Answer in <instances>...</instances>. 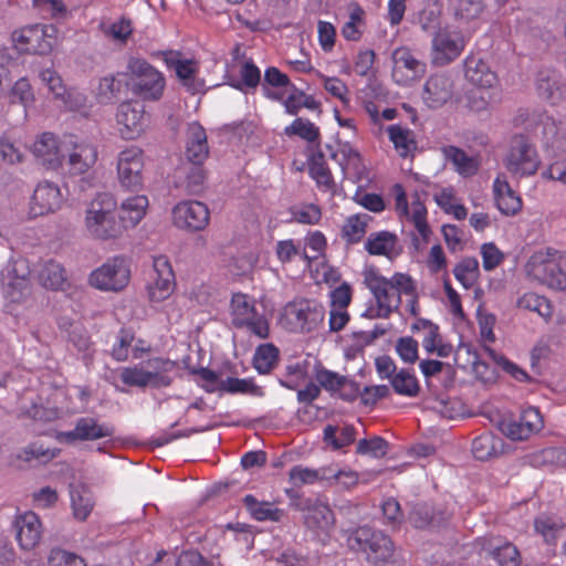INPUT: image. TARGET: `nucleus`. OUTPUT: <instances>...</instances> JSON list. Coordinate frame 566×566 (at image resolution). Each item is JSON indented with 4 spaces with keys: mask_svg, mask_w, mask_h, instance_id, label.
Masks as SVG:
<instances>
[{
    "mask_svg": "<svg viewBox=\"0 0 566 566\" xmlns=\"http://www.w3.org/2000/svg\"><path fill=\"white\" fill-rule=\"evenodd\" d=\"M30 274L25 259H17L6 265L1 272V286L9 302L20 303L31 294Z\"/></svg>",
    "mask_w": 566,
    "mask_h": 566,
    "instance_id": "12",
    "label": "nucleus"
},
{
    "mask_svg": "<svg viewBox=\"0 0 566 566\" xmlns=\"http://www.w3.org/2000/svg\"><path fill=\"white\" fill-rule=\"evenodd\" d=\"M455 280L465 289L470 290L476 283L480 269L475 258L462 259L453 269Z\"/></svg>",
    "mask_w": 566,
    "mask_h": 566,
    "instance_id": "49",
    "label": "nucleus"
},
{
    "mask_svg": "<svg viewBox=\"0 0 566 566\" xmlns=\"http://www.w3.org/2000/svg\"><path fill=\"white\" fill-rule=\"evenodd\" d=\"M536 90L539 97L553 105L562 98V87L554 73L545 76L541 74L536 82Z\"/></svg>",
    "mask_w": 566,
    "mask_h": 566,
    "instance_id": "56",
    "label": "nucleus"
},
{
    "mask_svg": "<svg viewBox=\"0 0 566 566\" xmlns=\"http://www.w3.org/2000/svg\"><path fill=\"white\" fill-rule=\"evenodd\" d=\"M534 528L539 534L546 544L555 545L558 536L565 528V523L562 518L539 515L534 521Z\"/></svg>",
    "mask_w": 566,
    "mask_h": 566,
    "instance_id": "45",
    "label": "nucleus"
},
{
    "mask_svg": "<svg viewBox=\"0 0 566 566\" xmlns=\"http://www.w3.org/2000/svg\"><path fill=\"white\" fill-rule=\"evenodd\" d=\"M325 315L326 310L321 302L300 297L285 304L280 322L289 332L310 334L323 326Z\"/></svg>",
    "mask_w": 566,
    "mask_h": 566,
    "instance_id": "7",
    "label": "nucleus"
},
{
    "mask_svg": "<svg viewBox=\"0 0 566 566\" xmlns=\"http://www.w3.org/2000/svg\"><path fill=\"white\" fill-rule=\"evenodd\" d=\"M415 282L411 275L402 272H395L386 277L375 268L365 271L364 284L371 293L374 302L363 316L370 319L389 318L400 307L402 296L413 294Z\"/></svg>",
    "mask_w": 566,
    "mask_h": 566,
    "instance_id": "1",
    "label": "nucleus"
},
{
    "mask_svg": "<svg viewBox=\"0 0 566 566\" xmlns=\"http://www.w3.org/2000/svg\"><path fill=\"white\" fill-rule=\"evenodd\" d=\"M145 154L137 146L123 149L117 157V178L122 188L139 191L144 186Z\"/></svg>",
    "mask_w": 566,
    "mask_h": 566,
    "instance_id": "13",
    "label": "nucleus"
},
{
    "mask_svg": "<svg viewBox=\"0 0 566 566\" xmlns=\"http://www.w3.org/2000/svg\"><path fill=\"white\" fill-rule=\"evenodd\" d=\"M63 203V196L60 187L48 180L39 182L33 191L30 201V214L40 217L55 212Z\"/></svg>",
    "mask_w": 566,
    "mask_h": 566,
    "instance_id": "23",
    "label": "nucleus"
},
{
    "mask_svg": "<svg viewBox=\"0 0 566 566\" xmlns=\"http://www.w3.org/2000/svg\"><path fill=\"white\" fill-rule=\"evenodd\" d=\"M232 324L237 328H244L258 338L270 336V324L263 313H259L255 303L247 294L235 293L231 298Z\"/></svg>",
    "mask_w": 566,
    "mask_h": 566,
    "instance_id": "9",
    "label": "nucleus"
},
{
    "mask_svg": "<svg viewBox=\"0 0 566 566\" xmlns=\"http://www.w3.org/2000/svg\"><path fill=\"white\" fill-rule=\"evenodd\" d=\"M491 90L474 88L465 93V106L473 113L485 112L490 108L492 103Z\"/></svg>",
    "mask_w": 566,
    "mask_h": 566,
    "instance_id": "63",
    "label": "nucleus"
},
{
    "mask_svg": "<svg viewBox=\"0 0 566 566\" xmlns=\"http://www.w3.org/2000/svg\"><path fill=\"white\" fill-rule=\"evenodd\" d=\"M464 76L475 88L493 90L499 86L497 74L485 61L473 54L464 60Z\"/></svg>",
    "mask_w": 566,
    "mask_h": 566,
    "instance_id": "28",
    "label": "nucleus"
},
{
    "mask_svg": "<svg viewBox=\"0 0 566 566\" xmlns=\"http://www.w3.org/2000/svg\"><path fill=\"white\" fill-rule=\"evenodd\" d=\"M176 75L181 84L191 94L198 93L203 87V81L197 78L199 72L198 63L193 60H177L174 62Z\"/></svg>",
    "mask_w": 566,
    "mask_h": 566,
    "instance_id": "42",
    "label": "nucleus"
},
{
    "mask_svg": "<svg viewBox=\"0 0 566 566\" xmlns=\"http://www.w3.org/2000/svg\"><path fill=\"white\" fill-rule=\"evenodd\" d=\"M358 473L350 469L336 470L327 467L326 483L328 485L338 484L345 490H350L358 484Z\"/></svg>",
    "mask_w": 566,
    "mask_h": 566,
    "instance_id": "62",
    "label": "nucleus"
},
{
    "mask_svg": "<svg viewBox=\"0 0 566 566\" xmlns=\"http://www.w3.org/2000/svg\"><path fill=\"white\" fill-rule=\"evenodd\" d=\"M48 566H86L85 559L75 552L52 547L46 557Z\"/></svg>",
    "mask_w": 566,
    "mask_h": 566,
    "instance_id": "58",
    "label": "nucleus"
},
{
    "mask_svg": "<svg viewBox=\"0 0 566 566\" xmlns=\"http://www.w3.org/2000/svg\"><path fill=\"white\" fill-rule=\"evenodd\" d=\"M526 276L549 290L566 291V251L545 248L532 253L524 266Z\"/></svg>",
    "mask_w": 566,
    "mask_h": 566,
    "instance_id": "3",
    "label": "nucleus"
},
{
    "mask_svg": "<svg viewBox=\"0 0 566 566\" xmlns=\"http://www.w3.org/2000/svg\"><path fill=\"white\" fill-rule=\"evenodd\" d=\"M475 546L494 559L499 566H520L522 563L518 548L501 536L479 537L475 539Z\"/></svg>",
    "mask_w": 566,
    "mask_h": 566,
    "instance_id": "21",
    "label": "nucleus"
},
{
    "mask_svg": "<svg viewBox=\"0 0 566 566\" xmlns=\"http://www.w3.org/2000/svg\"><path fill=\"white\" fill-rule=\"evenodd\" d=\"M398 238L389 231L373 232L365 242V250L370 255H384L391 258L396 251Z\"/></svg>",
    "mask_w": 566,
    "mask_h": 566,
    "instance_id": "40",
    "label": "nucleus"
},
{
    "mask_svg": "<svg viewBox=\"0 0 566 566\" xmlns=\"http://www.w3.org/2000/svg\"><path fill=\"white\" fill-rule=\"evenodd\" d=\"M172 223L176 228L188 232L206 229L210 221V210L206 203L198 200H182L171 211Z\"/></svg>",
    "mask_w": 566,
    "mask_h": 566,
    "instance_id": "19",
    "label": "nucleus"
},
{
    "mask_svg": "<svg viewBox=\"0 0 566 566\" xmlns=\"http://www.w3.org/2000/svg\"><path fill=\"white\" fill-rule=\"evenodd\" d=\"M34 101V92L30 81L27 77L17 80L10 90V102L21 104L24 112H27Z\"/></svg>",
    "mask_w": 566,
    "mask_h": 566,
    "instance_id": "59",
    "label": "nucleus"
},
{
    "mask_svg": "<svg viewBox=\"0 0 566 566\" xmlns=\"http://www.w3.org/2000/svg\"><path fill=\"white\" fill-rule=\"evenodd\" d=\"M326 471L327 467L312 469L303 465H294L289 471V480L296 488L314 484L316 482L326 483Z\"/></svg>",
    "mask_w": 566,
    "mask_h": 566,
    "instance_id": "46",
    "label": "nucleus"
},
{
    "mask_svg": "<svg viewBox=\"0 0 566 566\" xmlns=\"http://www.w3.org/2000/svg\"><path fill=\"white\" fill-rule=\"evenodd\" d=\"M441 151L444 158L450 161L454 170L462 177L474 176L480 167L476 158L470 157L465 151L457 146H443Z\"/></svg>",
    "mask_w": 566,
    "mask_h": 566,
    "instance_id": "38",
    "label": "nucleus"
},
{
    "mask_svg": "<svg viewBox=\"0 0 566 566\" xmlns=\"http://www.w3.org/2000/svg\"><path fill=\"white\" fill-rule=\"evenodd\" d=\"M11 38L20 53L44 55L56 44L57 29L53 24L35 23L14 30Z\"/></svg>",
    "mask_w": 566,
    "mask_h": 566,
    "instance_id": "8",
    "label": "nucleus"
},
{
    "mask_svg": "<svg viewBox=\"0 0 566 566\" xmlns=\"http://www.w3.org/2000/svg\"><path fill=\"white\" fill-rule=\"evenodd\" d=\"M15 538L24 551L34 548L42 538V523L32 511L20 514L14 520Z\"/></svg>",
    "mask_w": 566,
    "mask_h": 566,
    "instance_id": "27",
    "label": "nucleus"
},
{
    "mask_svg": "<svg viewBox=\"0 0 566 566\" xmlns=\"http://www.w3.org/2000/svg\"><path fill=\"white\" fill-rule=\"evenodd\" d=\"M64 166L71 175L87 172L97 160V149L88 140L74 134L64 135Z\"/></svg>",
    "mask_w": 566,
    "mask_h": 566,
    "instance_id": "14",
    "label": "nucleus"
},
{
    "mask_svg": "<svg viewBox=\"0 0 566 566\" xmlns=\"http://www.w3.org/2000/svg\"><path fill=\"white\" fill-rule=\"evenodd\" d=\"M57 455V450L44 448L43 444L32 442L25 448L21 449L17 458L24 462H36L44 464L53 460Z\"/></svg>",
    "mask_w": 566,
    "mask_h": 566,
    "instance_id": "55",
    "label": "nucleus"
},
{
    "mask_svg": "<svg viewBox=\"0 0 566 566\" xmlns=\"http://www.w3.org/2000/svg\"><path fill=\"white\" fill-rule=\"evenodd\" d=\"M40 78L48 86L54 97L61 99L63 105L69 109H77L83 105L84 97L81 94L74 95L69 92L56 71L45 69L41 71Z\"/></svg>",
    "mask_w": 566,
    "mask_h": 566,
    "instance_id": "33",
    "label": "nucleus"
},
{
    "mask_svg": "<svg viewBox=\"0 0 566 566\" xmlns=\"http://www.w3.org/2000/svg\"><path fill=\"white\" fill-rule=\"evenodd\" d=\"M176 363L168 358L151 357L133 366L123 367L119 378L123 384L137 388H165L172 382L171 373Z\"/></svg>",
    "mask_w": 566,
    "mask_h": 566,
    "instance_id": "5",
    "label": "nucleus"
},
{
    "mask_svg": "<svg viewBox=\"0 0 566 566\" xmlns=\"http://www.w3.org/2000/svg\"><path fill=\"white\" fill-rule=\"evenodd\" d=\"M493 197L499 211L507 217L516 216L523 207V200L510 186L506 176L499 174L493 181Z\"/></svg>",
    "mask_w": 566,
    "mask_h": 566,
    "instance_id": "29",
    "label": "nucleus"
},
{
    "mask_svg": "<svg viewBox=\"0 0 566 566\" xmlns=\"http://www.w3.org/2000/svg\"><path fill=\"white\" fill-rule=\"evenodd\" d=\"M85 228L91 237L111 240L120 237L127 226L117 216V201L107 192L97 193L85 211Z\"/></svg>",
    "mask_w": 566,
    "mask_h": 566,
    "instance_id": "2",
    "label": "nucleus"
},
{
    "mask_svg": "<svg viewBox=\"0 0 566 566\" xmlns=\"http://www.w3.org/2000/svg\"><path fill=\"white\" fill-rule=\"evenodd\" d=\"M347 545L352 551L364 554L367 562L375 566L394 563L395 544L379 530L367 525L358 526L349 532Z\"/></svg>",
    "mask_w": 566,
    "mask_h": 566,
    "instance_id": "6",
    "label": "nucleus"
},
{
    "mask_svg": "<svg viewBox=\"0 0 566 566\" xmlns=\"http://www.w3.org/2000/svg\"><path fill=\"white\" fill-rule=\"evenodd\" d=\"M126 86L142 102H158L164 96L166 78L161 71L142 57H130Z\"/></svg>",
    "mask_w": 566,
    "mask_h": 566,
    "instance_id": "4",
    "label": "nucleus"
},
{
    "mask_svg": "<svg viewBox=\"0 0 566 566\" xmlns=\"http://www.w3.org/2000/svg\"><path fill=\"white\" fill-rule=\"evenodd\" d=\"M275 255L281 264H287L296 259L306 262L307 251L293 239L279 240L275 244Z\"/></svg>",
    "mask_w": 566,
    "mask_h": 566,
    "instance_id": "50",
    "label": "nucleus"
},
{
    "mask_svg": "<svg viewBox=\"0 0 566 566\" xmlns=\"http://www.w3.org/2000/svg\"><path fill=\"white\" fill-rule=\"evenodd\" d=\"M504 441L493 432H484L472 441V454L476 460L488 461L502 454Z\"/></svg>",
    "mask_w": 566,
    "mask_h": 566,
    "instance_id": "36",
    "label": "nucleus"
},
{
    "mask_svg": "<svg viewBox=\"0 0 566 566\" xmlns=\"http://www.w3.org/2000/svg\"><path fill=\"white\" fill-rule=\"evenodd\" d=\"M392 193L395 197V210L398 217L409 221L415 227L422 241L428 242L431 235V229L427 221V208L420 200L419 195L415 193L411 206L409 207L407 193L402 185L395 184L392 186Z\"/></svg>",
    "mask_w": 566,
    "mask_h": 566,
    "instance_id": "11",
    "label": "nucleus"
},
{
    "mask_svg": "<svg viewBox=\"0 0 566 566\" xmlns=\"http://www.w3.org/2000/svg\"><path fill=\"white\" fill-rule=\"evenodd\" d=\"M305 250L310 249L311 253L307 252L306 263L312 264V262L318 260L321 256L325 254L327 248V240L324 233L319 230L310 231L304 239Z\"/></svg>",
    "mask_w": 566,
    "mask_h": 566,
    "instance_id": "61",
    "label": "nucleus"
},
{
    "mask_svg": "<svg viewBox=\"0 0 566 566\" xmlns=\"http://www.w3.org/2000/svg\"><path fill=\"white\" fill-rule=\"evenodd\" d=\"M453 95V81L447 74L429 76L422 90V101L429 108L443 106Z\"/></svg>",
    "mask_w": 566,
    "mask_h": 566,
    "instance_id": "26",
    "label": "nucleus"
},
{
    "mask_svg": "<svg viewBox=\"0 0 566 566\" xmlns=\"http://www.w3.org/2000/svg\"><path fill=\"white\" fill-rule=\"evenodd\" d=\"M123 83L115 75H107L99 80L96 88V98L102 104H111L117 99Z\"/></svg>",
    "mask_w": 566,
    "mask_h": 566,
    "instance_id": "57",
    "label": "nucleus"
},
{
    "mask_svg": "<svg viewBox=\"0 0 566 566\" xmlns=\"http://www.w3.org/2000/svg\"><path fill=\"white\" fill-rule=\"evenodd\" d=\"M71 505L73 516L81 522L86 521L95 505L92 492L82 486L73 489L71 491Z\"/></svg>",
    "mask_w": 566,
    "mask_h": 566,
    "instance_id": "47",
    "label": "nucleus"
},
{
    "mask_svg": "<svg viewBox=\"0 0 566 566\" xmlns=\"http://www.w3.org/2000/svg\"><path fill=\"white\" fill-rule=\"evenodd\" d=\"M304 523L316 536H328L335 525V515L327 503L308 501L304 509Z\"/></svg>",
    "mask_w": 566,
    "mask_h": 566,
    "instance_id": "25",
    "label": "nucleus"
},
{
    "mask_svg": "<svg viewBox=\"0 0 566 566\" xmlns=\"http://www.w3.org/2000/svg\"><path fill=\"white\" fill-rule=\"evenodd\" d=\"M130 270L124 258L115 256L94 270L88 277L90 284L101 291L118 292L127 286Z\"/></svg>",
    "mask_w": 566,
    "mask_h": 566,
    "instance_id": "15",
    "label": "nucleus"
},
{
    "mask_svg": "<svg viewBox=\"0 0 566 566\" xmlns=\"http://www.w3.org/2000/svg\"><path fill=\"white\" fill-rule=\"evenodd\" d=\"M185 155L190 164H203L209 155L207 134L198 122L188 125Z\"/></svg>",
    "mask_w": 566,
    "mask_h": 566,
    "instance_id": "31",
    "label": "nucleus"
},
{
    "mask_svg": "<svg viewBox=\"0 0 566 566\" xmlns=\"http://www.w3.org/2000/svg\"><path fill=\"white\" fill-rule=\"evenodd\" d=\"M358 454H367L376 459L384 458L388 452V442L380 437L361 439L356 447Z\"/></svg>",
    "mask_w": 566,
    "mask_h": 566,
    "instance_id": "64",
    "label": "nucleus"
},
{
    "mask_svg": "<svg viewBox=\"0 0 566 566\" xmlns=\"http://www.w3.org/2000/svg\"><path fill=\"white\" fill-rule=\"evenodd\" d=\"M543 426L544 421L539 410L527 407L522 410L518 419L504 424L503 432L512 440L523 441L539 432Z\"/></svg>",
    "mask_w": 566,
    "mask_h": 566,
    "instance_id": "24",
    "label": "nucleus"
},
{
    "mask_svg": "<svg viewBox=\"0 0 566 566\" xmlns=\"http://www.w3.org/2000/svg\"><path fill=\"white\" fill-rule=\"evenodd\" d=\"M307 171L318 190L334 191L335 180L322 151H314L307 159Z\"/></svg>",
    "mask_w": 566,
    "mask_h": 566,
    "instance_id": "35",
    "label": "nucleus"
},
{
    "mask_svg": "<svg viewBox=\"0 0 566 566\" xmlns=\"http://www.w3.org/2000/svg\"><path fill=\"white\" fill-rule=\"evenodd\" d=\"M241 81L232 84V87L245 92V90H255L261 82V71L252 60L245 61L240 67Z\"/></svg>",
    "mask_w": 566,
    "mask_h": 566,
    "instance_id": "60",
    "label": "nucleus"
},
{
    "mask_svg": "<svg viewBox=\"0 0 566 566\" xmlns=\"http://www.w3.org/2000/svg\"><path fill=\"white\" fill-rule=\"evenodd\" d=\"M371 217L367 213H356L346 218L340 230L342 239L349 245L357 244L365 237Z\"/></svg>",
    "mask_w": 566,
    "mask_h": 566,
    "instance_id": "41",
    "label": "nucleus"
},
{
    "mask_svg": "<svg viewBox=\"0 0 566 566\" xmlns=\"http://www.w3.org/2000/svg\"><path fill=\"white\" fill-rule=\"evenodd\" d=\"M116 123L120 136L126 140H134L146 132L149 116L137 101H125L117 107Z\"/></svg>",
    "mask_w": 566,
    "mask_h": 566,
    "instance_id": "17",
    "label": "nucleus"
},
{
    "mask_svg": "<svg viewBox=\"0 0 566 566\" xmlns=\"http://www.w3.org/2000/svg\"><path fill=\"white\" fill-rule=\"evenodd\" d=\"M392 78L401 86H409L420 81L427 71L423 61L407 46H400L392 52Z\"/></svg>",
    "mask_w": 566,
    "mask_h": 566,
    "instance_id": "18",
    "label": "nucleus"
},
{
    "mask_svg": "<svg viewBox=\"0 0 566 566\" xmlns=\"http://www.w3.org/2000/svg\"><path fill=\"white\" fill-rule=\"evenodd\" d=\"M38 280L46 289L62 290L66 283V271L60 263L49 260L41 265Z\"/></svg>",
    "mask_w": 566,
    "mask_h": 566,
    "instance_id": "43",
    "label": "nucleus"
},
{
    "mask_svg": "<svg viewBox=\"0 0 566 566\" xmlns=\"http://www.w3.org/2000/svg\"><path fill=\"white\" fill-rule=\"evenodd\" d=\"M517 306L537 313L545 322H548L553 316V305L551 301L534 292L523 294L517 301Z\"/></svg>",
    "mask_w": 566,
    "mask_h": 566,
    "instance_id": "48",
    "label": "nucleus"
},
{
    "mask_svg": "<svg viewBox=\"0 0 566 566\" xmlns=\"http://www.w3.org/2000/svg\"><path fill=\"white\" fill-rule=\"evenodd\" d=\"M279 359V349L273 344H261L253 356V366L260 374L270 373Z\"/></svg>",
    "mask_w": 566,
    "mask_h": 566,
    "instance_id": "52",
    "label": "nucleus"
},
{
    "mask_svg": "<svg viewBox=\"0 0 566 566\" xmlns=\"http://www.w3.org/2000/svg\"><path fill=\"white\" fill-rule=\"evenodd\" d=\"M114 434V428L109 424L98 423L95 418H80L73 430L65 433L69 441H93L108 438Z\"/></svg>",
    "mask_w": 566,
    "mask_h": 566,
    "instance_id": "32",
    "label": "nucleus"
},
{
    "mask_svg": "<svg viewBox=\"0 0 566 566\" xmlns=\"http://www.w3.org/2000/svg\"><path fill=\"white\" fill-rule=\"evenodd\" d=\"M388 139L400 158H413L418 149L416 133L407 126L392 124L387 126Z\"/></svg>",
    "mask_w": 566,
    "mask_h": 566,
    "instance_id": "34",
    "label": "nucleus"
},
{
    "mask_svg": "<svg viewBox=\"0 0 566 566\" xmlns=\"http://www.w3.org/2000/svg\"><path fill=\"white\" fill-rule=\"evenodd\" d=\"M390 384L396 394L406 397H416L420 391L418 379L413 374L406 369H401L395 374Z\"/></svg>",
    "mask_w": 566,
    "mask_h": 566,
    "instance_id": "54",
    "label": "nucleus"
},
{
    "mask_svg": "<svg viewBox=\"0 0 566 566\" xmlns=\"http://www.w3.org/2000/svg\"><path fill=\"white\" fill-rule=\"evenodd\" d=\"M31 151L49 169L57 170L64 167V136L57 138L52 133H43L33 143Z\"/></svg>",
    "mask_w": 566,
    "mask_h": 566,
    "instance_id": "22",
    "label": "nucleus"
},
{
    "mask_svg": "<svg viewBox=\"0 0 566 566\" xmlns=\"http://www.w3.org/2000/svg\"><path fill=\"white\" fill-rule=\"evenodd\" d=\"M149 206L148 197L145 195H135L125 199L120 203V220L125 221L128 228L136 227L146 216Z\"/></svg>",
    "mask_w": 566,
    "mask_h": 566,
    "instance_id": "39",
    "label": "nucleus"
},
{
    "mask_svg": "<svg viewBox=\"0 0 566 566\" xmlns=\"http://www.w3.org/2000/svg\"><path fill=\"white\" fill-rule=\"evenodd\" d=\"M467 44L462 31L446 27L440 29L432 39V62L436 65H447L458 59Z\"/></svg>",
    "mask_w": 566,
    "mask_h": 566,
    "instance_id": "20",
    "label": "nucleus"
},
{
    "mask_svg": "<svg viewBox=\"0 0 566 566\" xmlns=\"http://www.w3.org/2000/svg\"><path fill=\"white\" fill-rule=\"evenodd\" d=\"M243 503L251 517L258 522H281L285 516L284 510L273 506L270 502L259 501L252 494H247Z\"/></svg>",
    "mask_w": 566,
    "mask_h": 566,
    "instance_id": "37",
    "label": "nucleus"
},
{
    "mask_svg": "<svg viewBox=\"0 0 566 566\" xmlns=\"http://www.w3.org/2000/svg\"><path fill=\"white\" fill-rule=\"evenodd\" d=\"M449 7L459 23H470L478 19L484 6L482 0H449Z\"/></svg>",
    "mask_w": 566,
    "mask_h": 566,
    "instance_id": "44",
    "label": "nucleus"
},
{
    "mask_svg": "<svg viewBox=\"0 0 566 566\" xmlns=\"http://www.w3.org/2000/svg\"><path fill=\"white\" fill-rule=\"evenodd\" d=\"M413 333L423 332L422 346L429 354H437L439 357H449L453 347L444 343L439 333V326L426 318H417L411 325Z\"/></svg>",
    "mask_w": 566,
    "mask_h": 566,
    "instance_id": "30",
    "label": "nucleus"
},
{
    "mask_svg": "<svg viewBox=\"0 0 566 566\" xmlns=\"http://www.w3.org/2000/svg\"><path fill=\"white\" fill-rule=\"evenodd\" d=\"M324 441L334 450H339L354 442L356 429L353 426H345L339 431L335 426L327 424L323 431Z\"/></svg>",
    "mask_w": 566,
    "mask_h": 566,
    "instance_id": "51",
    "label": "nucleus"
},
{
    "mask_svg": "<svg viewBox=\"0 0 566 566\" xmlns=\"http://www.w3.org/2000/svg\"><path fill=\"white\" fill-rule=\"evenodd\" d=\"M287 136H297L308 143L316 142L319 136V128L307 118L297 117L284 128Z\"/></svg>",
    "mask_w": 566,
    "mask_h": 566,
    "instance_id": "53",
    "label": "nucleus"
},
{
    "mask_svg": "<svg viewBox=\"0 0 566 566\" xmlns=\"http://www.w3.org/2000/svg\"><path fill=\"white\" fill-rule=\"evenodd\" d=\"M539 165L538 153L528 138L524 135L514 136L504 158L506 170L514 177L525 178L535 175Z\"/></svg>",
    "mask_w": 566,
    "mask_h": 566,
    "instance_id": "10",
    "label": "nucleus"
},
{
    "mask_svg": "<svg viewBox=\"0 0 566 566\" xmlns=\"http://www.w3.org/2000/svg\"><path fill=\"white\" fill-rule=\"evenodd\" d=\"M176 286L175 272L166 255L153 258V269L146 290L150 302H163L174 292Z\"/></svg>",
    "mask_w": 566,
    "mask_h": 566,
    "instance_id": "16",
    "label": "nucleus"
}]
</instances>
